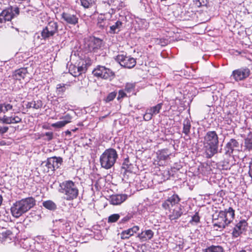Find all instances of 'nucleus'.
I'll use <instances>...</instances> for the list:
<instances>
[{
    "label": "nucleus",
    "mask_w": 252,
    "mask_h": 252,
    "mask_svg": "<svg viewBox=\"0 0 252 252\" xmlns=\"http://www.w3.org/2000/svg\"><path fill=\"white\" fill-rule=\"evenodd\" d=\"M235 217V210L232 207L220 211L218 214L212 215V223L214 228L217 231H222L231 223Z\"/></svg>",
    "instance_id": "1"
},
{
    "label": "nucleus",
    "mask_w": 252,
    "mask_h": 252,
    "mask_svg": "<svg viewBox=\"0 0 252 252\" xmlns=\"http://www.w3.org/2000/svg\"><path fill=\"white\" fill-rule=\"evenodd\" d=\"M219 137L215 131H208L204 138L203 151L206 157L211 158L218 153Z\"/></svg>",
    "instance_id": "2"
},
{
    "label": "nucleus",
    "mask_w": 252,
    "mask_h": 252,
    "mask_svg": "<svg viewBox=\"0 0 252 252\" xmlns=\"http://www.w3.org/2000/svg\"><path fill=\"white\" fill-rule=\"evenodd\" d=\"M35 203L36 200L32 197L16 201L11 207V214L14 218H18L32 208L35 205Z\"/></svg>",
    "instance_id": "3"
},
{
    "label": "nucleus",
    "mask_w": 252,
    "mask_h": 252,
    "mask_svg": "<svg viewBox=\"0 0 252 252\" xmlns=\"http://www.w3.org/2000/svg\"><path fill=\"white\" fill-rule=\"evenodd\" d=\"M59 191L63 194L64 198L70 201L76 199L79 194V190L74 182L71 180L64 181L60 184Z\"/></svg>",
    "instance_id": "4"
},
{
    "label": "nucleus",
    "mask_w": 252,
    "mask_h": 252,
    "mask_svg": "<svg viewBox=\"0 0 252 252\" xmlns=\"http://www.w3.org/2000/svg\"><path fill=\"white\" fill-rule=\"evenodd\" d=\"M118 155L116 150L113 148H109L100 156L99 161L102 167L108 169L111 168L115 163Z\"/></svg>",
    "instance_id": "5"
},
{
    "label": "nucleus",
    "mask_w": 252,
    "mask_h": 252,
    "mask_svg": "<svg viewBox=\"0 0 252 252\" xmlns=\"http://www.w3.org/2000/svg\"><path fill=\"white\" fill-rule=\"evenodd\" d=\"M93 74L97 77L111 80L115 76V73L110 69L104 66L97 65L92 71Z\"/></svg>",
    "instance_id": "6"
},
{
    "label": "nucleus",
    "mask_w": 252,
    "mask_h": 252,
    "mask_svg": "<svg viewBox=\"0 0 252 252\" xmlns=\"http://www.w3.org/2000/svg\"><path fill=\"white\" fill-rule=\"evenodd\" d=\"M58 31V23L55 21L49 22L43 29L41 35L43 39H46L53 36Z\"/></svg>",
    "instance_id": "7"
},
{
    "label": "nucleus",
    "mask_w": 252,
    "mask_h": 252,
    "mask_svg": "<svg viewBox=\"0 0 252 252\" xmlns=\"http://www.w3.org/2000/svg\"><path fill=\"white\" fill-rule=\"evenodd\" d=\"M115 60L119 63L122 66L127 68H133L136 63V60L134 58L130 56H126L123 54L117 56Z\"/></svg>",
    "instance_id": "8"
},
{
    "label": "nucleus",
    "mask_w": 252,
    "mask_h": 252,
    "mask_svg": "<svg viewBox=\"0 0 252 252\" xmlns=\"http://www.w3.org/2000/svg\"><path fill=\"white\" fill-rule=\"evenodd\" d=\"M102 40L95 37H91L87 42L86 43V48L90 52H95L100 48L102 44Z\"/></svg>",
    "instance_id": "9"
},
{
    "label": "nucleus",
    "mask_w": 252,
    "mask_h": 252,
    "mask_svg": "<svg viewBox=\"0 0 252 252\" xmlns=\"http://www.w3.org/2000/svg\"><path fill=\"white\" fill-rule=\"evenodd\" d=\"M250 74V70L247 67H241L233 71L231 76L236 81H242Z\"/></svg>",
    "instance_id": "10"
},
{
    "label": "nucleus",
    "mask_w": 252,
    "mask_h": 252,
    "mask_svg": "<svg viewBox=\"0 0 252 252\" xmlns=\"http://www.w3.org/2000/svg\"><path fill=\"white\" fill-rule=\"evenodd\" d=\"M62 18L68 24L75 25L78 23V16L76 13L63 12Z\"/></svg>",
    "instance_id": "11"
},
{
    "label": "nucleus",
    "mask_w": 252,
    "mask_h": 252,
    "mask_svg": "<svg viewBox=\"0 0 252 252\" xmlns=\"http://www.w3.org/2000/svg\"><path fill=\"white\" fill-rule=\"evenodd\" d=\"M247 222L245 220H240L233 228L232 235L234 237H238L245 230Z\"/></svg>",
    "instance_id": "12"
},
{
    "label": "nucleus",
    "mask_w": 252,
    "mask_h": 252,
    "mask_svg": "<svg viewBox=\"0 0 252 252\" xmlns=\"http://www.w3.org/2000/svg\"><path fill=\"white\" fill-rule=\"evenodd\" d=\"M14 238V234L10 230H5L0 232V242L3 244L10 243Z\"/></svg>",
    "instance_id": "13"
},
{
    "label": "nucleus",
    "mask_w": 252,
    "mask_h": 252,
    "mask_svg": "<svg viewBox=\"0 0 252 252\" xmlns=\"http://www.w3.org/2000/svg\"><path fill=\"white\" fill-rule=\"evenodd\" d=\"M127 198V195L126 194H117L110 196L109 201L112 205H118L124 202Z\"/></svg>",
    "instance_id": "14"
},
{
    "label": "nucleus",
    "mask_w": 252,
    "mask_h": 252,
    "mask_svg": "<svg viewBox=\"0 0 252 252\" xmlns=\"http://www.w3.org/2000/svg\"><path fill=\"white\" fill-rule=\"evenodd\" d=\"M14 17L12 7L4 9L0 14V23H5L6 21H10Z\"/></svg>",
    "instance_id": "15"
},
{
    "label": "nucleus",
    "mask_w": 252,
    "mask_h": 252,
    "mask_svg": "<svg viewBox=\"0 0 252 252\" xmlns=\"http://www.w3.org/2000/svg\"><path fill=\"white\" fill-rule=\"evenodd\" d=\"M239 142L236 139L231 138L225 146V154L230 156L233 153L235 148L239 147Z\"/></svg>",
    "instance_id": "16"
},
{
    "label": "nucleus",
    "mask_w": 252,
    "mask_h": 252,
    "mask_svg": "<svg viewBox=\"0 0 252 252\" xmlns=\"http://www.w3.org/2000/svg\"><path fill=\"white\" fill-rule=\"evenodd\" d=\"M139 230V227L135 225L127 230H124L120 234L121 238L122 239H127L130 236L133 235L134 233H136Z\"/></svg>",
    "instance_id": "17"
},
{
    "label": "nucleus",
    "mask_w": 252,
    "mask_h": 252,
    "mask_svg": "<svg viewBox=\"0 0 252 252\" xmlns=\"http://www.w3.org/2000/svg\"><path fill=\"white\" fill-rule=\"evenodd\" d=\"M183 206L181 205H177L174 206L169 217L171 220H175L179 218L183 214L182 211Z\"/></svg>",
    "instance_id": "18"
},
{
    "label": "nucleus",
    "mask_w": 252,
    "mask_h": 252,
    "mask_svg": "<svg viewBox=\"0 0 252 252\" xmlns=\"http://www.w3.org/2000/svg\"><path fill=\"white\" fill-rule=\"evenodd\" d=\"M154 233L151 229L145 230L139 233L137 237L141 242H145L151 240L154 236Z\"/></svg>",
    "instance_id": "19"
},
{
    "label": "nucleus",
    "mask_w": 252,
    "mask_h": 252,
    "mask_svg": "<svg viewBox=\"0 0 252 252\" xmlns=\"http://www.w3.org/2000/svg\"><path fill=\"white\" fill-rule=\"evenodd\" d=\"M28 73V72L27 68H20L16 70L13 72L12 77L14 79L20 81L21 80L24 79Z\"/></svg>",
    "instance_id": "20"
},
{
    "label": "nucleus",
    "mask_w": 252,
    "mask_h": 252,
    "mask_svg": "<svg viewBox=\"0 0 252 252\" xmlns=\"http://www.w3.org/2000/svg\"><path fill=\"white\" fill-rule=\"evenodd\" d=\"M51 159L48 158L46 160L42 161L41 163L40 167L42 169L44 173L54 171L53 167H52L53 165L52 164V162H51Z\"/></svg>",
    "instance_id": "21"
},
{
    "label": "nucleus",
    "mask_w": 252,
    "mask_h": 252,
    "mask_svg": "<svg viewBox=\"0 0 252 252\" xmlns=\"http://www.w3.org/2000/svg\"><path fill=\"white\" fill-rule=\"evenodd\" d=\"M123 23L118 20L114 25L110 26L108 32L110 34H118L122 29Z\"/></svg>",
    "instance_id": "22"
},
{
    "label": "nucleus",
    "mask_w": 252,
    "mask_h": 252,
    "mask_svg": "<svg viewBox=\"0 0 252 252\" xmlns=\"http://www.w3.org/2000/svg\"><path fill=\"white\" fill-rule=\"evenodd\" d=\"M252 150V130H250L244 140V151H251Z\"/></svg>",
    "instance_id": "23"
},
{
    "label": "nucleus",
    "mask_w": 252,
    "mask_h": 252,
    "mask_svg": "<svg viewBox=\"0 0 252 252\" xmlns=\"http://www.w3.org/2000/svg\"><path fill=\"white\" fill-rule=\"evenodd\" d=\"M49 158L52 160V167L54 171L58 169L63 163V159L62 157L54 156Z\"/></svg>",
    "instance_id": "24"
},
{
    "label": "nucleus",
    "mask_w": 252,
    "mask_h": 252,
    "mask_svg": "<svg viewBox=\"0 0 252 252\" xmlns=\"http://www.w3.org/2000/svg\"><path fill=\"white\" fill-rule=\"evenodd\" d=\"M202 252H224V249L220 245H211L202 249Z\"/></svg>",
    "instance_id": "25"
},
{
    "label": "nucleus",
    "mask_w": 252,
    "mask_h": 252,
    "mask_svg": "<svg viewBox=\"0 0 252 252\" xmlns=\"http://www.w3.org/2000/svg\"><path fill=\"white\" fill-rule=\"evenodd\" d=\"M42 205L46 209L49 210L50 211H55L57 208L56 204L52 200H46L43 202Z\"/></svg>",
    "instance_id": "26"
},
{
    "label": "nucleus",
    "mask_w": 252,
    "mask_h": 252,
    "mask_svg": "<svg viewBox=\"0 0 252 252\" xmlns=\"http://www.w3.org/2000/svg\"><path fill=\"white\" fill-rule=\"evenodd\" d=\"M183 133L186 135H188L190 133V129L191 127V124L189 120L186 118L183 122Z\"/></svg>",
    "instance_id": "27"
},
{
    "label": "nucleus",
    "mask_w": 252,
    "mask_h": 252,
    "mask_svg": "<svg viewBox=\"0 0 252 252\" xmlns=\"http://www.w3.org/2000/svg\"><path fill=\"white\" fill-rule=\"evenodd\" d=\"M167 200L168 202L170 204L171 206L173 207L174 206H175L177 205L176 204L179 205L178 203L180 201V198L177 194H174L171 196L168 197Z\"/></svg>",
    "instance_id": "28"
},
{
    "label": "nucleus",
    "mask_w": 252,
    "mask_h": 252,
    "mask_svg": "<svg viewBox=\"0 0 252 252\" xmlns=\"http://www.w3.org/2000/svg\"><path fill=\"white\" fill-rule=\"evenodd\" d=\"M162 105V103H159L155 106H153L150 108H148V112H150L153 116L156 115L159 113Z\"/></svg>",
    "instance_id": "29"
},
{
    "label": "nucleus",
    "mask_w": 252,
    "mask_h": 252,
    "mask_svg": "<svg viewBox=\"0 0 252 252\" xmlns=\"http://www.w3.org/2000/svg\"><path fill=\"white\" fill-rule=\"evenodd\" d=\"M132 165L129 162V158H126L122 165V169H124L125 171L131 172V166Z\"/></svg>",
    "instance_id": "30"
},
{
    "label": "nucleus",
    "mask_w": 252,
    "mask_h": 252,
    "mask_svg": "<svg viewBox=\"0 0 252 252\" xmlns=\"http://www.w3.org/2000/svg\"><path fill=\"white\" fill-rule=\"evenodd\" d=\"M13 108L12 105L8 103H3L0 104V113H5L9 110Z\"/></svg>",
    "instance_id": "31"
},
{
    "label": "nucleus",
    "mask_w": 252,
    "mask_h": 252,
    "mask_svg": "<svg viewBox=\"0 0 252 252\" xmlns=\"http://www.w3.org/2000/svg\"><path fill=\"white\" fill-rule=\"evenodd\" d=\"M169 155L168 150L162 149L159 151L158 158L160 160H166L169 157Z\"/></svg>",
    "instance_id": "32"
},
{
    "label": "nucleus",
    "mask_w": 252,
    "mask_h": 252,
    "mask_svg": "<svg viewBox=\"0 0 252 252\" xmlns=\"http://www.w3.org/2000/svg\"><path fill=\"white\" fill-rule=\"evenodd\" d=\"M65 90V84H59L57 85L56 88V93L58 95H63Z\"/></svg>",
    "instance_id": "33"
},
{
    "label": "nucleus",
    "mask_w": 252,
    "mask_h": 252,
    "mask_svg": "<svg viewBox=\"0 0 252 252\" xmlns=\"http://www.w3.org/2000/svg\"><path fill=\"white\" fill-rule=\"evenodd\" d=\"M120 216L118 214H114L110 215L108 218V222L113 223L116 222L119 219Z\"/></svg>",
    "instance_id": "34"
},
{
    "label": "nucleus",
    "mask_w": 252,
    "mask_h": 252,
    "mask_svg": "<svg viewBox=\"0 0 252 252\" xmlns=\"http://www.w3.org/2000/svg\"><path fill=\"white\" fill-rule=\"evenodd\" d=\"M32 108L38 109L42 107L43 103L40 100H33L32 101Z\"/></svg>",
    "instance_id": "35"
},
{
    "label": "nucleus",
    "mask_w": 252,
    "mask_h": 252,
    "mask_svg": "<svg viewBox=\"0 0 252 252\" xmlns=\"http://www.w3.org/2000/svg\"><path fill=\"white\" fill-rule=\"evenodd\" d=\"M0 123L4 124H11L12 122L11 120V117L4 115L3 117H0Z\"/></svg>",
    "instance_id": "36"
},
{
    "label": "nucleus",
    "mask_w": 252,
    "mask_h": 252,
    "mask_svg": "<svg viewBox=\"0 0 252 252\" xmlns=\"http://www.w3.org/2000/svg\"><path fill=\"white\" fill-rule=\"evenodd\" d=\"M135 87V84L133 83H127L125 86V90L127 93H130L134 91Z\"/></svg>",
    "instance_id": "37"
},
{
    "label": "nucleus",
    "mask_w": 252,
    "mask_h": 252,
    "mask_svg": "<svg viewBox=\"0 0 252 252\" xmlns=\"http://www.w3.org/2000/svg\"><path fill=\"white\" fill-rule=\"evenodd\" d=\"M81 5L85 8H89L94 2V0H80Z\"/></svg>",
    "instance_id": "38"
},
{
    "label": "nucleus",
    "mask_w": 252,
    "mask_h": 252,
    "mask_svg": "<svg viewBox=\"0 0 252 252\" xmlns=\"http://www.w3.org/2000/svg\"><path fill=\"white\" fill-rule=\"evenodd\" d=\"M77 72L74 71L72 75L75 76H78L81 75L83 72H85L86 70V67L79 66L77 68Z\"/></svg>",
    "instance_id": "39"
},
{
    "label": "nucleus",
    "mask_w": 252,
    "mask_h": 252,
    "mask_svg": "<svg viewBox=\"0 0 252 252\" xmlns=\"http://www.w3.org/2000/svg\"><path fill=\"white\" fill-rule=\"evenodd\" d=\"M220 165L221 167V169L226 170L230 169V167L229 161L225 159L222 161Z\"/></svg>",
    "instance_id": "40"
},
{
    "label": "nucleus",
    "mask_w": 252,
    "mask_h": 252,
    "mask_svg": "<svg viewBox=\"0 0 252 252\" xmlns=\"http://www.w3.org/2000/svg\"><path fill=\"white\" fill-rule=\"evenodd\" d=\"M200 222V217L198 212H196L195 214L192 217L191 220L189 222L193 223V222L197 223Z\"/></svg>",
    "instance_id": "41"
},
{
    "label": "nucleus",
    "mask_w": 252,
    "mask_h": 252,
    "mask_svg": "<svg viewBox=\"0 0 252 252\" xmlns=\"http://www.w3.org/2000/svg\"><path fill=\"white\" fill-rule=\"evenodd\" d=\"M66 125V124L63 120L53 124L52 126L54 127L61 128L65 126Z\"/></svg>",
    "instance_id": "42"
},
{
    "label": "nucleus",
    "mask_w": 252,
    "mask_h": 252,
    "mask_svg": "<svg viewBox=\"0 0 252 252\" xmlns=\"http://www.w3.org/2000/svg\"><path fill=\"white\" fill-rule=\"evenodd\" d=\"M116 94V93L115 92H111L110 94H109L105 99L106 102H108L113 100L115 98Z\"/></svg>",
    "instance_id": "43"
},
{
    "label": "nucleus",
    "mask_w": 252,
    "mask_h": 252,
    "mask_svg": "<svg viewBox=\"0 0 252 252\" xmlns=\"http://www.w3.org/2000/svg\"><path fill=\"white\" fill-rule=\"evenodd\" d=\"M153 115L150 112H148V109H147L145 114L143 116V119L145 121H148L152 119Z\"/></svg>",
    "instance_id": "44"
},
{
    "label": "nucleus",
    "mask_w": 252,
    "mask_h": 252,
    "mask_svg": "<svg viewBox=\"0 0 252 252\" xmlns=\"http://www.w3.org/2000/svg\"><path fill=\"white\" fill-rule=\"evenodd\" d=\"M62 119H63V121L66 124H68L71 122V120L72 119V117L69 114H67L61 118Z\"/></svg>",
    "instance_id": "45"
},
{
    "label": "nucleus",
    "mask_w": 252,
    "mask_h": 252,
    "mask_svg": "<svg viewBox=\"0 0 252 252\" xmlns=\"http://www.w3.org/2000/svg\"><path fill=\"white\" fill-rule=\"evenodd\" d=\"M133 217V215L130 213H128L126 216L124 217L121 221L122 223H125L128 221L129 220H130Z\"/></svg>",
    "instance_id": "46"
},
{
    "label": "nucleus",
    "mask_w": 252,
    "mask_h": 252,
    "mask_svg": "<svg viewBox=\"0 0 252 252\" xmlns=\"http://www.w3.org/2000/svg\"><path fill=\"white\" fill-rule=\"evenodd\" d=\"M11 120L12 122V124H17L21 122L22 121V119L18 116H14V117L11 116Z\"/></svg>",
    "instance_id": "47"
},
{
    "label": "nucleus",
    "mask_w": 252,
    "mask_h": 252,
    "mask_svg": "<svg viewBox=\"0 0 252 252\" xmlns=\"http://www.w3.org/2000/svg\"><path fill=\"white\" fill-rule=\"evenodd\" d=\"M44 136H46L47 138L46 139L48 141L51 140L53 138V133L52 132H46Z\"/></svg>",
    "instance_id": "48"
},
{
    "label": "nucleus",
    "mask_w": 252,
    "mask_h": 252,
    "mask_svg": "<svg viewBox=\"0 0 252 252\" xmlns=\"http://www.w3.org/2000/svg\"><path fill=\"white\" fill-rule=\"evenodd\" d=\"M162 206L165 209H170L171 205L167 199L162 203Z\"/></svg>",
    "instance_id": "49"
},
{
    "label": "nucleus",
    "mask_w": 252,
    "mask_h": 252,
    "mask_svg": "<svg viewBox=\"0 0 252 252\" xmlns=\"http://www.w3.org/2000/svg\"><path fill=\"white\" fill-rule=\"evenodd\" d=\"M97 26L100 29H103L104 28V24H103V19H99L97 23Z\"/></svg>",
    "instance_id": "50"
},
{
    "label": "nucleus",
    "mask_w": 252,
    "mask_h": 252,
    "mask_svg": "<svg viewBox=\"0 0 252 252\" xmlns=\"http://www.w3.org/2000/svg\"><path fill=\"white\" fill-rule=\"evenodd\" d=\"M126 96V93L123 90H120L119 92V95L118 99H119L121 98H123Z\"/></svg>",
    "instance_id": "51"
},
{
    "label": "nucleus",
    "mask_w": 252,
    "mask_h": 252,
    "mask_svg": "<svg viewBox=\"0 0 252 252\" xmlns=\"http://www.w3.org/2000/svg\"><path fill=\"white\" fill-rule=\"evenodd\" d=\"M8 130V126H3V127H0V133H1V134H3L5 133H6Z\"/></svg>",
    "instance_id": "52"
},
{
    "label": "nucleus",
    "mask_w": 252,
    "mask_h": 252,
    "mask_svg": "<svg viewBox=\"0 0 252 252\" xmlns=\"http://www.w3.org/2000/svg\"><path fill=\"white\" fill-rule=\"evenodd\" d=\"M249 174L250 176L252 177V158L251 159V161L249 163Z\"/></svg>",
    "instance_id": "53"
},
{
    "label": "nucleus",
    "mask_w": 252,
    "mask_h": 252,
    "mask_svg": "<svg viewBox=\"0 0 252 252\" xmlns=\"http://www.w3.org/2000/svg\"><path fill=\"white\" fill-rule=\"evenodd\" d=\"M24 12H26L27 14L31 15L32 16H33L34 13V12L32 10L29 8H27Z\"/></svg>",
    "instance_id": "54"
},
{
    "label": "nucleus",
    "mask_w": 252,
    "mask_h": 252,
    "mask_svg": "<svg viewBox=\"0 0 252 252\" xmlns=\"http://www.w3.org/2000/svg\"><path fill=\"white\" fill-rule=\"evenodd\" d=\"M55 221L56 222H62L63 223V224H65L66 225L67 224V222L65 220H63V219H60L59 220H56Z\"/></svg>",
    "instance_id": "55"
},
{
    "label": "nucleus",
    "mask_w": 252,
    "mask_h": 252,
    "mask_svg": "<svg viewBox=\"0 0 252 252\" xmlns=\"http://www.w3.org/2000/svg\"><path fill=\"white\" fill-rule=\"evenodd\" d=\"M14 12L17 15L19 14L20 10L18 7H15L14 10H13V13Z\"/></svg>",
    "instance_id": "56"
},
{
    "label": "nucleus",
    "mask_w": 252,
    "mask_h": 252,
    "mask_svg": "<svg viewBox=\"0 0 252 252\" xmlns=\"http://www.w3.org/2000/svg\"><path fill=\"white\" fill-rule=\"evenodd\" d=\"M26 107H27V108H32V101L28 102V103L26 104Z\"/></svg>",
    "instance_id": "57"
},
{
    "label": "nucleus",
    "mask_w": 252,
    "mask_h": 252,
    "mask_svg": "<svg viewBox=\"0 0 252 252\" xmlns=\"http://www.w3.org/2000/svg\"><path fill=\"white\" fill-rule=\"evenodd\" d=\"M66 135H68L70 137L71 135V132L70 131L67 130L64 132Z\"/></svg>",
    "instance_id": "58"
},
{
    "label": "nucleus",
    "mask_w": 252,
    "mask_h": 252,
    "mask_svg": "<svg viewBox=\"0 0 252 252\" xmlns=\"http://www.w3.org/2000/svg\"><path fill=\"white\" fill-rule=\"evenodd\" d=\"M122 6H123V3H121V5H119V6H118L117 8L119 10H120L121 8V7H122Z\"/></svg>",
    "instance_id": "59"
},
{
    "label": "nucleus",
    "mask_w": 252,
    "mask_h": 252,
    "mask_svg": "<svg viewBox=\"0 0 252 252\" xmlns=\"http://www.w3.org/2000/svg\"><path fill=\"white\" fill-rule=\"evenodd\" d=\"M77 129H78V128H75V129H72V131H76Z\"/></svg>",
    "instance_id": "60"
},
{
    "label": "nucleus",
    "mask_w": 252,
    "mask_h": 252,
    "mask_svg": "<svg viewBox=\"0 0 252 252\" xmlns=\"http://www.w3.org/2000/svg\"><path fill=\"white\" fill-rule=\"evenodd\" d=\"M198 2H199V5H198V6H200L201 5V3L199 1H198Z\"/></svg>",
    "instance_id": "61"
},
{
    "label": "nucleus",
    "mask_w": 252,
    "mask_h": 252,
    "mask_svg": "<svg viewBox=\"0 0 252 252\" xmlns=\"http://www.w3.org/2000/svg\"><path fill=\"white\" fill-rule=\"evenodd\" d=\"M0 144L1 145H3V143H2V142H1Z\"/></svg>",
    "instance_id": "62"
}]
</instances>
